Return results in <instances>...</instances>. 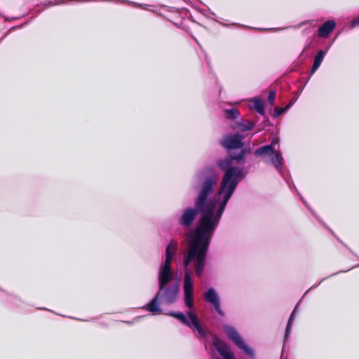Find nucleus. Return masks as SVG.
<instances>
[{
  "label": "nucleus",
  "mask_w": 359,
  "mask_h": 359,
  "mask_svg": "<svg viewBox=\"0 0 359 359\" xmlns=\"http://www.w3.org/2000/svg\"><path fill=\"white\" fill-rule=\"evenodd\" d=\"M219 174L213 165H205L195 174L194 190L196 196L194 206L184 208L177 219L184 228H190L197 218L196 226L189 236V246L184 255V288L187 298L191 294L192 277L190 266L197 278L202 277L212 238L219 224L226 204L216 196L211 198L219 182Z\"/></svg>",
  "instance_id": "nucleus-1"
},
{
  "label": "nucleus",
  "mask_w": 359,
  "mask_h": 359,
  "mask_svg": "<svg viewBox=\"0 0 359 359\" xmlns=\"http://www.w3.org/2000/svg\"><path fill=\"white\" fill-rule=\"evenodd\" d=\"M232 163L233 161L230 154L224 158H219L215 162V166L223 172L224 175L219 189L215 196L218 198L222 196L219 200L226 205L240 182L244 180L248 174V167L240 168L232 165Z\"/></svg>",
  "instance_id": "nucleus-2"
},
{
  "label": "nucleus",
  "mask_w": 359,
  "mask_h": 359,
  "mask_svg": "<svg viewBox=\"0 0 359 359\" xmlns=\"http://www.w3.org/2000/svg\"><path fill=\"white\" fill-rule=\"evenodd\" d=\"M184 293V302L185 306L189 309L187 312V315L180 311H170L164 313L165 315L172 316L179 320L182 324L187 325L193 331L196 332V337L199 341H205L208 338V333L202 326L200 323L197 315L194 312V282L192 281V287L191 294L187 299L184 288L183 287Z\"/></svg>",
  "instance_id": "nucleus-3"
},
{
  "label": "nucleus",
  "mask_w": 359,
  "mask_h": 359,
  "mask_svg": "<svg viewBox=\"0 0 359 359\" xmlns=\"http://www.w3.org/2000/svg\"><path fill=\"white\" fill-rule=\"evenodd\" d=\"M184 293V302L185 306L189 309L187 312V315L180 311H170L164 313L165 315L172 316L179 320L182 324L187 325L193 331L196 332V337L199 341H205L208 338V333L202 326L200 323L197 315L194 312V282L192 281V287L191 294L187 299L184 288L183 287Z\"/></svg>",
  "instance_id": "nucleus-4"
},
{
  "label": "nucleus",
  "mask_w": 359,
  "mask_h": 359,
  "mask_svg": "<svg viewBox=\"0 0 359 359\" xmlns=\"http://www.w3.org/2000/svg\"><path fill=\"white\" fill-rule=\"evenodd\" d=\"M279 149V139L278 137H273L270 144L256 149L254 151V155L257 157L270 156L271 163L278 172L283 175L284 159Z\"/></svg>",
  "instance_id": "nucleus-5"
},
{
  "label": "nucleus",
  "mask_w": 359,
  "mask_h": 359,
  "mask_svg": "<svg viewBox=\"0 0 359 359\" xmlns=\"http://www.w3.org/2000/svg\"><path fill=\"white\" fill-rule=\"evenodd\" d=\"M173 279H158V290L157 293L161 302L166 304H173L179 299L180 284Z\"/></svg>",
  "instance_id": "nucleus-6"
},
{
  "label": "nucleus",
  "mask_w": 359,
  "mask_h": 359,
  "mask_svg": "<svg viewBox=\"0 0 359 359\" xmlns=\"http://www.w3.org/2000/svg\"><path fill=\"white\" fill-rule=\"evenodd\" d=\"M223 330L228 339L232 341L243 354L251 359H254L255 358V350L245 342L243 337L239 334L233 326L225 324L223 325Z\"/></svg>",
  "instance_id": "nucleus-7"
},
{
  "label": "nucleus",
  "mask_w": 359,
  "mask_h": 359,
  "mask_svg": "<svg viewBox=\"0 0 359 359\" xmlns=\"http://www.w3.org/2000/svg\"><path fill=\"white\" fill-rule=\"evenodd\" d=\"M203 299L207 303L212 305V308L215 310L219 316L221 317H224L225 316V313L221 307L219 296L215 288L209 287L203 293Z\"/></svg>",
  "instance_id": "nucleus-8"
},
{
  "label": "nucleus",
  "mask_w": 359,
  "mask_h": 359,
  "mask_svg": "<svg viewBox=\"0 0 359 359\" xmlns=\"http://www.w3.org/2000/svg\"><path fill=\"white\" fill-rule=\"evenodd\" d=\"M244 137V135L239 133L226 135L220 140V144L228 150L243 148L244 146V142H243Z\"/></svg>",
  "instance_id": "nucleus-9"
},
{
  "label": "nucleus",
  "mask_w": 359,
  "mask_h": 359,
  "mask_svg": "<svg viewBox=\"0 0 359 359\" xmlns=\"http://www.w3.org/2000/svg\"><path fill=\"white\" fill-rule=\"evenodd\" d=\"M172 260L165 259L158 271V279H174V274L171 268Z\"/></svg>",
  "instance_id": "nucleus-10"
},
{
  "label": "nucleus",
  "mask_w": 359,
  "mask_h": 359,
  "mask_svg": "<svg viewBox=\"0 0 359 359\" xmlns=\"http://www.w3.org/2000/svg\"><path fill=\"white\" fill-rule=\"evenodd\" d=\"M336 27V22L330 20L320 26L318 29V35L321 38H326L332 32Z\"/></svg>",
  "instance_id": "nucleus-11"
},
{
  "label": "nucleus",
  "mask_w": 359,
  "mask_h": 359,
  "mask_svg": "<svg viewBox=\"0 0 359 359\" xmlns=\"http://www.w3.org/2000/svg\"><path fill=\"white\" fill-rule=\"evenodd\" d=\"M160 301L161 297L156 292L155 296L149 301V302L146 304L143 309L147 310L149 312L155 313H161L162 309L160 307Z\"/></svg>",
  "instance_id": "nucleus-12"
},
{
  "label": "nucleus",
  "mask_w": 359,
  "mask_h": 359,
  "mask_svg": "<svg viewBox=\"0 0 359 359\" xmlns=\"http://www.w3.org/2000/svg\"><path fill=\"white\" fill-rule=\"evenodd\" d=\"M215 348L223 359H235L234 353L226 344H216Z\"/></svg>",
  "instance_id": "nucleus-13"
},
{
  "label": "nucleus",
  "mask_w": 359,
  "mask_h": 359,
  "mask_svg": "<svg viewBox=\"0 0 359 359\" xmlns=\"http://www.w3.org/2000/svg\"><path fill=\"white\" fill-rule=\"evenodd\" d=\"M256 121L247 119H241L235 123L234 128L238 129L240 132L244 133L251 130L254 128Z\"/></svg>",
  "instance_id": "nucleus-14"
},
{
  "label": "nucleus",
  "mask_w": 359,
  "mask_h": 359,
  "mask_svg": "<svg viewBox=\"0 0 359 359\" xmlns=\"http://www.w3.org/2000/svg\"><path fill=\"white\" fill-rule=\"evenodd\" d=\"M327 50H319L316 54V55L314 57L313 63L311 69V74L310 76L313 74L317 69L320 67L326 53Z\"/></svg>",
  "instance_id": "nucleus-15"
},
{
  "label": "nucleus",
  "mask_w": 359,
  "mask_h": 359,
  "mask_svg": "<svg viewBox=\"0 0 359 359\" xmlns=\"http://www.w3.org/2000/svg\"><path fill=\"white\" fill-rule=\"evenodd\" d=\"M0 293H1V296L5 298V301L8 304H12L17 307L22 306L23 302L18 297L12 294H8V292L1 291V290Z\"/></svg>",
  "instance_id": "nucleus-16"
},
{
  "label": "nucleus",
  "mask_w": 359,
  "mask_h": 359,
  "mask_svg": "<svg viewBox=\"0 0 359 359\" xmlns=\"http://www.w3.org/2000/svg\"><path fill=\"white\" fill-rule=\"evenodd\" d=\"M177 243L171 241L165 248V258L166 259L172 260L173 257L175 256L177 249Z\"/></svg>",
  "instance_id": "nucleus-17"
},
{
  "label": "nucleus",
  "mask_w": 359,
  "mask_h": 359,
  "mask_svg": "<svg viewBox=\"0 0 359 359\" xmlns=\"http://www.w3.org/2000/svg\"><path fill=\"white\" fill-rule=\"evenodd\" d=\"M254 109L260 115L265 116L264 102L259 97H254Z\"/></svg>",
  "instance_id": "nucleus-18"
},
{
  "label": "nucleus",
  "mask_w": 359,
  "mask_h": 359,
  "mask_svg": "<svg viewBox=\"0 0 359 359\" xmlns=\"http://www.w3.org/2000/svg\"><path fill=\"white\" fill-rule=\"evenodd\" d=\"M292 325L290 323H287L285 331L284 344H283V349H282L281 356H283V353L285 352V351L286 349V347H287L286 344L287 343V341L289 339L290 335L292 332Z\"/></svg>",
  "instance_id": "nucleus-19"
},
{
  "label": "nucleus",
  "mask_w": 359,
  "mask_h": 359,
  "mask_svg": "<svg viewBox=\"0 0 359 359\" xmlns=\"http://www.w3.org/2000/svg\"><path fill=\"white\" fill-rule=\"evenodd\" d=\"M225 113H226V116L228 118H231L233 120L237 119L240 116L239 110L236 108H231V109H226Z\"/></svg>",
  "instance_id": "nucleus-20"
},
{
  "label": "nucleus",
  "mask_w": 359,
  "mask_h": 359,
  "mask_svg": "<svg viewBox=\"0 0 359 359\" xmlns=\"http://www.w3.org/2000/svg\"><path fill=\"white\" fill-rule=\"evenodd\" d=\"M245 151H241L236 155H231L232 161H236L238 163H243L245 158Z\"/></svg>",
  "instance_id": "nucleus-21"
},
{
  "label": "nucleus",
  "mask_w": 359,
  "mask_h": 359,
  "mask_svg": "<svg viewBox=\"0 0 359 359\" xmlns=\"http://www.w3.org/2000/svg\"><path fill=\"white\" fill-rule=\"evenodd\" d=\"M287 110H288V107H276L274 109V112H273V116L274 117L279 116L281 114H283V113H285V111H287Z\"/></svg>",
  "instance_id": "nucleus-22"
},
{
  "label": "nucleus",
  "mask_w": 359,
  "mask_h": 359,
  "mask_svg": "<svg viewBox=\"0 0 359 359\" xmlns=\"http://www.w3.org/2000/svg\"><path fill=\"white\" fill-rule=\"evenodd\" d=\"M301 200L302 201V202L305 204V205L307 207V208L311 211V212L313 214V215L316 218V219L320 222V223H322L323 225H325V224L323 222V221L320 219V218L316 215V213L309 207V205L306 203V202L304 201V199L301 197Z\"/></svg>",
  "instance_id": "nucleus-23"
},
{
  "label": "nucleus",
  "mask_w": 359,
  "mask_h": 359,
  "mask_svg": "<svg viewBox=\"0 0 359 359\" xmlns=\"http://www.w3.org/2000/svg\"><path fill=\"white\" fill-rule=\"evenodd\" d=\"M276 99V90H270L268 95V101L269 102L273 105L274 104Z\"/></svg>",
  "instance_id": "nucleus-24"
},
{
  "label": "nucleus",
  "mask_w": 359,
  "mask_h": 359,
  "mask_svg": "<svg viewBox=\"0 0 359 359\" xmlns=\"http://www.w3.org/2000/svg\"><path fill=\"white\" fill-rule=\"evenodd\" d=\"M65 0H56V1H55L54 3L53 1H45L44 5L45 6H48V5H50V6L58 5V4L65 3Z\"/></svg>",
  "instance_id": "nucleus-25"
},
{
  "label": "nucleus",
  "mask_w": 359,
  "mask_h": 359,
  "mask_svg": "<svg viewBox=\"0 0 359 359\" xmlns=\"http://www.w3.org/2000/svg\"><path fill=\"white\" fill-rule=\"evenodd\" d=\"M359 26V15L353 18L351 22V27L353 28Z\"/></svg>",
  "instance_id": "nucleus-26"
},
{
  "label": "nucleus",
  "mask_w": 359,
  "mask_h": 359,
  "mask_svg": "<svg viewBox=\"0 0 359 359\" xmlns=\"http://www.w3.org/2000/svg\"><path fill=\"white\" fill-rule=\"evenodd\" d=\"M298 304L296 305L294 309L293 310V311L292 312L289 319H288V321H287V323H290V324H293V321H294V312L297 309V307Z\"/></svg>",
  "instance_id": "nucleus-27"
},
{
  "label": "nucleus",
  "mask_w": 359,
  "mask_h": 359,
  "mask_svg": "<svg viewBox=\"0 0 359 359\" xmlns=\"http://www.w3.org/2000/svg\"><path fill=\"white\" fill-rule=\"evenodd\" d=\"M329 231L332 233V234L333 236H334L336 237V238L337 239V241L339 242H340L341 244H343L347 249H348L352 252L351 250L339 237H337L335 235L334 232L332 229H329Z\"/></svg>",
  "instance_id": "nucleus-28"
},
{
  "label": "nucleus",
  "mask_w": 359,
  "mask_h": 359,
  "mask_svg": "<svg viewBox=\"0 0 359 359\" xmlns=\"http://www.w3.org/2000/svg\"><path fill=\"white\" fill-rule=\"evenodd\" d=\"M294 102H295V100H292L285 107H288V109H289L292 107V106L294 104Z\"/></svg>",
  "instance_id": "nucleus-29"
},
{
  "label": "nucleus",
  "mask_w": 359,
  "mask_h": 359,
  "mask_svg": "<svg viewBox=\"0 0 359 359\" xmlns=\"http://www.w3.org/2000/svg\"><path fill=\"white\" fill-rule=\"evenodd\" d=\"M241 151H245V154H249L251 152V149L250 147H245L241 149Z\"/></svg>",
  "instance_id": "nucleus-30"
},
{
  "label": "nucleus",
  "mask_w": 359,
  "mask_h": 359,
  "mask_svg": "<svg viewBox=\"0 0 359 359\" xmlns=\"http://www.w3.org/2000/svg\"><path fill=\"white\" fill-rule=\"evenodd\" d=\"M318 287V285H313L312 287H310V288H309V290H308L304 293V295H302V297H304V296L306 295V293H307L310 290H311V289H313V288H315V287Z\"/></svg>",
  "instance_id": "nucleus-31"
},
{
  "label": "nucleus",
  "mask_w": 359,
  "mask_h": 359,
  "mask_svg": "<svg viewBox=\"0 0 359 359\" xmlns=\"http://www.w3.org/2000/svg\"><path fill=\"white\" fill-rule=\"evenodd\" d=\"M349 270H350V269L345 270V271H339V272L336 273V274H337V273H346V272L348 271ZM334 275H335V273L332 274V276H334ZM330 276H332V275H331Z\"/></svg>",
  "instance_id": "nucleus-32"
},
{
  "label": "nucleus",
  "mask_w": 359,
  "mask_h": 359,
  "mask_svg": "<svg viewBox=\"0 0 359 359\" xmlns=\"http://www.w3.org/2000/svg\"><path fill=\"white\" fill-rule=\"evenodd\" d=\"M264 30H278V29H275V28H269V29H264Z\"/></svg>",
  "instance_id": "nucleus-33"
},
{
  "label": "nucleus",
  "mask_w": 359,
  "mask_h": 359,
  "mask_svg": "<svg viewBox=\"0 0 359 359\" xmlns=\"http://www.w3.org/2000/svg\"><path fill=\"white\" fill-rule=\"evenodd\" d=\"M326 278H323V279L320 281V283H319L318 284H317V285H318H318H320L323 281H324Z\"/></svg>",
  "instance_id": "nucleus-34"
},
{
  "label": "nucleus",
  "mask_w": 359,
  "mask_h": 359,
  "mask_svg": "<svg viewBox=\"0 0 359 359\" xmlns=\"http://www.w3.org/2000/svg\"><path fill=\"white\" fill-rule=\"evenodd\" d=\"M285 29H287V27H285ZM282 29H285V28H278V30H282Z\"/></svg>",
  "instance_id": "nucleus-35"
},
{
  "label": "nucleus",
  "mask_w": 359,
  "mask_h": 359,
  "mask_svg": "<svg viewBox=\"0 0 359 359\" xmlns=\"http://www.w3.org/2000/svg\"><path fill=\"white\" fill-rule=\"evenodd\" d=\"M39 309H41V310H48L46 308H39Z\"/></svg>",
  "instance_id": "nucleus-36"
},
{
  "label": "nucleus",
  "mask_w": 359,
  "mask_h": 359,
  "mask_svg": "<svg viewBox=\"0 0 359 359\" xmlns=\"http://www.w3.org/2000/svg\"><path fill=\"white\" fill-rule=\"evenodd\" d=\"M126 323H128V324H131V323H131V322H130V321H126Z\"/></svg>",
  "instance_id": "nucleus-37"
},
{
  "label": "nucleus",
  "mask_w": 359,
  "mask_h": 359,
  "mask_svg": "<svg viewBox=\"0 0 359 359\" xmlns=\"http://www.w3.org/2000/svg\"><path fill=\"white\" fill-rule=\"evenodd\" d=\"M285 359H287V358H285Z\"/></svg>",
  "instance_id": "nucleus-38"
}]
</instances>
